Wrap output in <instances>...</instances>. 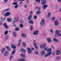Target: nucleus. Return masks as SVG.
Returning <instances> with one entry per match:
<instances>
[{
  "label": "nucleus",
  "mask_w": 61,
  "mask_h": 61,
  "mask_svg": "<svg viewBox=\"0 0 61 61\" xmlns=\"http://www.w3.org/2000/svg\"><path fill=\"white\" fill-rule=\"evenodd\" d=\"M8 31L7 30L5 32V35H7L8 34Z\"/></svg>",
  "instance_id": "obj_36"
},
{
  "label": "nucleus",
  "mask_w": 61,
  "mask_h": 61,
  "mask_svg": "<svg viewBox=\"0 0 61 61\" xmlns=\"http://www.w3.org/2000/svg\"><path fill=\"white\" fill-rule=\"evenodd\" d=\"M3 25L5 28H8V27L7 26V25L6 24L4 23L3 24Z\"/></svg>",
  "instance_id": "obj_13"
},
{
  "label": "nucleus",
  "mask_w": 61,
  "mask_h": 61,
  "mask_svg": "<svg viewBox=\"0 0 61 61\" xmlns=\"http://www.w3.org/2000/svg\"><path fill=\"white\" fill-rule=\"evenodd\" d=\"M29 24H34V22L33 21V20H30V21H29Z\"/></svg>",
  "instance_id": "obj_27"
},
{
  "label": "nucleus",
  "mask_w": 61,
  "mask_h": 61,
  "mask_svg": "<svg viewBox=\"0 0 61 61\" xmlns=\"http://www.w3.org/2000/svg\"><path fill=\"white\" fill-rule=\"evenodd\" d=\"M13 36L14 37L16 36V32H14L13 33Z\"/></svg>",
  "instance_id": "obj_24"
},
{
  "label": "nucleus",
  "mask_w": 61,
  "mask_h": 61,
  "mask_svg": "<svg viewBox=\"0 0 61 61\" xmlns=\"http://www.w3.org/2000/svg\"><path fill=\"white\" fill-rule=\"evenodd\" d=\"M39 31L38 30H37L35 31L33 33L34 35H37L38 34Z\"/></svg>",
  "instance_id": "obj_9"
},
{
  "label": "nucleus",
  "mask_w": 61,
  "mask_h": 61,
  "mask_svg": "<svg viewBox=\"0 0 61 61\" xmlns=\"http://www.w3.org/2000/svg\"><path fill=\"white\" fill-rule=\"evenodd\" d=\"M9 54V51H6L4 53V55L5 56H8V55Z\"/></svg>",
  "instance_id": "obj_4"
},
{
  "label": "nucleus",
  "mask_w": 61,
  "mask_h": 61,
  "mask_svg": "<svg viewBox=\"0 0 61 61\" xmlns=\"http://www.w3.org/2000/svg\"><path fill=\"white\" fill-rule=\"evenodd\" d=\"M5 51V48H2L1 50V52L2 53H3Z\"/></svg>",
  "instance_id": "obj_19"
},
{
  "label": "nucleus",
  "mask_w": 61,
  "mask_h": 61,
  "mask_svg": "<svg viewBox=\"0 0 61 61\" xmlns=\"http://www.w3.org/2000/svg\"><path fill=\"white\" fill-rule=\"evenodd\" d=\"M21 61V59H19L17 61Z\"/></svg>",
  "instance_id": "obj_60"
},
{
  "label": "nucleus",
  "mask_w": 61,
  "mask_h": 61,
  "mask_svg": "<svg viewBox=\"0 0 61 61\" xmlns=\"http://www.w3.org/2000/svg\"><path fill=\"white\" fill-rule=\"evenodd\" d=\"M21 60L22 61H25V59L24 58H21Z\"/></svg>",
  "instance_id": "obj_48"
},
{
  "label": "nucleus",
  "mask_w": 61,
  "mask_h": 61,
  "mask_svg": "<svg viewBox=\"0 0 61 61\" xmlns=\"http://www.w3.org/2000/svg\"><path fill=\"white\" fill-rule=\"evenodd\" d=\"M8 1V0H4V3H6V2H7Z\"/></svg>",
  "instance_id": "obj_56"
},
{
  "label": "nucleus",
  "mask_w": 61,
  "mask_h": 61,
  "mask_svg": "<svg viewBox=\"0 0 61 61\" xmlns=\"http://www.w3.org/2000/svg\"><path fill=\"white\" fill-rule=\"evenodd\" d=\"M57 1L58 3H60L61 2V0H57Z\"/></svg>",
  "instance_id": "obj_57"
},
{
  "label": "nucleus",
  "mask_w": 61,
  "mask_h": 61,
  "mask_svg": "<svg viewBox=\"0 0 61 61\" xmlns=\"http://www.w3.org/2000/svg\"><path fill=\"white\" fill-rule=\"evenodd\" d=\"M52 50V49L51 48H50L49 49L48 48V50H47L48 53H49V54H50V55H51V50Z\"/></svg>",
  "instance_id": "obj_10"
},
{
  "label": "nucleus",
  "mask_w": 61,
  "mask_h": 61,
  "mask_svg": "<svg viewBox=\"0 0 61 61\" xmlns=\"http://www.w3.org/2000/svg\"><path fill=\"white\" fill-rule=\"evenodd\" d=\"M30 15H32L33 14V12L32 11H31L30 12Z\"/></svg>",
  "instance_id": "obj_55"
},
{
  "label": "nucleus",
  "mask_w": 61,
  "mask_h": 61,
  "mask_svg": "<svg viewBox=\"0 0 61 61\" xmlns=\"http://www.w3.org/2000/svg\"><path fill=\"white\" fill-rule=\"evenodd\" d=\"M20 30V28L19 27H17L15 28V30L16 31H19Z\"/></svg>",
  "instance_id": "obj_31"
},
{
  "label": "nucleus",
  "mask_w": 61,
  "mask_h": 61,
  "mask_svg": "<svg viewBox=\"0 0 61 61\" xmlns=\"http://www.w3.org/2000/svg\"><path fill=\"white\" fill-rule=\"evenodd\" d=\"M24 7L25 8H26V7H27V6H26V5H24Z\"/></svg>",
  "instance_id": "obj_62"
},
{
  "label": "nucleus",
  "mask_w": 61,
  "mask_h": 61,
  "mask_svg": "<svg viewBox=\"0 0 61 61\" xmlns=\"http://www.w3.org/2000/svg\"><path fill=\"white\" fill-rule=\"evenodd\" d=\"M8 36H7L5 38L6 40H8Z\"/></svg>",
  "instance_id": "obj_51"
},
{
  "label": "nucleus",
  "mask_w": 61,
  "mask_h": 61,
  "mask_svg": "<svg viewBox=\"0 0 61 61\" xmlns=\"http://www.w3.org/2000/svg\"><path fill=\"white\" fill-rule=\"evenodd\" d=\"M37 17L36 15H35L34 17L33 18L34 19H36V18Z\"/></svg>",
  "instance_id": "obj_46"
},
{
  "label": "nucleus",
  "mask_w": 61,
  "mask_h": 61,
  "mask_svg": "<svg viewBox=\"0 0 61 61\" xmlns=\"http://www.w3.org/2000/svg\"><path fill=\"white\" fill-rule=\"evenodd\" d=\"M31 18H32V15H30L29 16L28 18V20H30Z\"/></svg>",
  "instance_id": "obj_29"
},
{
  "label": "nucleus",
  "mask_w": 61,
  "mask_h": 61,
  "mask_svg": "<svg viewBox=\"0 0 61 61\" xmlns=\"http://www.w3.org/2000/svg\"><path fill=\"white\" fill-rule=\"evenodd\" d=\"M55 33V36H61V33H59V30H56Z\"/></svg>",
  "instance_id": "obj_1"
},
{
  "label": "nucleus",
  "mask_w": 61,
  "mask_h": 61,
  "mask_svg": "<svg viewBox=\"0 0 61 61\" xmlns=\"http://www.w3.org/2000/svg\"><path fill=\"white\" fill-rule=\"evenodd\" d=\"M10 15V12H7L6 13L4 14V16H8Z\"/></svg>",
  "instance_id": "obj_7"
},
{
  "label": "nucleus",
  "mask_w": 61,
  "mask_h": 61,
  "mask_svg": "<svg viewBox=\"0 0 61 61\" xmlns=\"http://www.w3.org/2000/svg\"><path fill=\"white\" fill-rule=\"evenodd\" d=\"M54 25H55L56 26L58 25V21L57 20H55L54 21Z\"/></svg>",
  "instance_id": "obj_12"
},
{
  "label": "nucleus",
  "mask_w": 61,
  "mask_h": 61,
  "mask_svg": "<svg viewBox=\"0 0 61 61\" xmlns=\"http://www.w3.org/2000/svg\"><path fill=\"white\" fill-rule=\"evenodd\" d=\"M21 36L23 37H26V35L25 34L22 33L21 34Z\"/></svg>",
  "instance_id": "obj_26"
},
{
  "label": "nucleus",
  "mask_w": 61,
  "mask_h": 61,
  "mask_svg": "<svg viewBox=\"0 0 61 61\" xmlns=\"http://www.w3.org/2000/svg\"><path fill=\"white\" fill-rule=\"evenodd\" d=\"M46 0H41V4L42 5H44V4H45L46 3Z\"/></svg>",
  "instance_id": "obj_8"
},
{
  "label": "nucleus",
  "mask_w": 61,
  "mask_h": 61,
  "mask_svg": "<svg viewBox=\"0 0 61 61\" xmlns=\"http://www.w3.org/2000/svg\"><path fill=\"white\" fill-rule=\"evenodd\" d=\"M37 12V15H39V14H40V13H41V12L40 11H38V10Z\"/></svg>",
  "instance_id": "obj_44"
},
{
  "label": "nucleus",
  "mask_w": 61,
  "mask_h": 61,
  "mask_svg": "<svg viewBox=\"0 0 61 61\" xmlns=\"http://www.w3.org/2000/svg\"><path fill=\"white\" fill-rule=\"evenodd\" d=\"M21 56L22 57H25V55L23 54H21Z\"/></svg>",
  "instance_id": "obj_39"
},
{
  "label": "nucleus",
  "mask_w": 61,
  "mask_h": 61,
  "mask_svg": "<svg viewBox=\"0 0 61 61\" xmlns=\"http://www.w3.org/2000/svg\"><path fill=\"white\" fill-rule=\"evenodd\" d=\"M35 46V48L36 49H38V48L37 46Z\"/></svg>",
  "instance_id": "obj_54"
},
{
  "label": "nucleus",
  "mask_w": 61,
  "mask_h": 61,
  "mask_svg": "<svg viewBox=\"0 0 61 61\" xmlns=\"http://www.w3.org/2000/svg\"><path fill=\"white\" fill-rule=\"evenodd\" d=\"M55 20V17H53L51 18V20L52 21H54V20Z\"/></svg>",
  "instance_id": "obj_35"
},
{
  "label": "nucleus",
  "mask_w": 61,
  "mask_h": 61,
  "mask_svg": "<svg viewBox=\"0 0 61 61\" xmlns=\"http://www.w3.org/2000/svg\"><path fill=\"white\" fill-rule=\"evenodd\" d=\"M36 9H39V7H37V6H36Z\"/></svg>",
  "instance_id": "obj_63"
},
{
  "label": "nucleus",
  "mask_w": 61,
  "mask_h": 61,
  "mask_svg": "<svg viewBox=\"0 0 61 61\" xmlns=\"http://www.w3.org/2000/svg\"><path fill=\"white\" fill-rule=\"evenodd\" d=\"M51 47L52 48V49H54V46H51Z\"/></svg>",
  "instance_id": "obj_64"
},
{
  "label": "nucleus",
  "mask_w": 61,
  "mask_h": 61,
  "mask_svg": "<svg viewBox=\"0 0 61 61\" xmlns=\"http://www.w3.org/2000/svg\"><path fill=\"white\" fill-rule=\"evenodd\" d=\"M46 44H45L41 45L40 46V47L41 48L43 49V48H44L46 47Z\"/></svg>",
  "instance_id": "obj_3"
},
{
  "label": "nucleus",
  "mask_w": 61,
  "mask_h": 61,
  "mask_svg": "<svg viewBox=\"0 0 61 61\" xmlns=\"http://www.w3.org/2000/svg\"><path fill=\"white\" fill-rule=\"evenodd\" d=\"M18 18L16 17H15L14 19V22H15V23L17 22V21H18Z\"/></svg>",
  "instance_id": "obj_15"
},
{
  "label": "nucleus",
  "mask_w": 61,
  "mask_h": 61,
  "mask_svg": "<svg viewBox=\"0 0 61 61\" xmlns=\"http://www.w3.org/2000/svg\"><path fill=\"white\" fill-rule=\"evenodd\" d=\"M15 50H14L13 51L11 52V54L12 55H14L15 53Z\"/></svg>",
  "instance_id": "obj_33"
},
{
  "label": "nucleus",
  "mask_w": 61,
  "mask_h": 61,
  "mask_svg": "<svg viewBox=\"0 0 61 61\" xmlns=\"http://www.w3.org/2000/svg\"><path fill=\"white\" fill-rule=\"evenodd\" d=\"M53 40L54 41H55V42H56V43H57V42H58V39L55 38L53 39Z\"/></svg>",
  "instance_id": "obj_23"
},
{
  "label": "nucleus",
  "mask_w": 61,
  "mask_h": 61,
  "mask_svg": "<svg viewBox=\"0 0 61 61\" xmlns=\"http://www.w3.org/2000/svg\"><path fill=\"white\" fill-rule=\"evenodd\" d=\"M30 29L31 30H32L33 29V26H32V25H30Z\"/></svg>",
  "instance_id": "obj_34"
},
{
  "label": "nucleus",
  "mask_w": 61,
  "mask_h": 61,
  "mask_svg": "<svg viewBox=\"0 0 61 61\" xmlns=\"http://www.w3.org/2000/svg\"><path fill=\"white\" fill-rule=\"evenodd\" d=\"M52 54L53 55V56H54V55H55V53H54V52H52Z\"/></svg>",
  "instance_id": "obj_61"
},
{
  "label": "nucleus",
  "mask_w": 61,
  "mask_h": 61,
  "mask_svg": "<svg viewBox=\"0 0 61 61\" xmlns=\"http://www.w3.org/2000/svg\"><path fill=\"white\" fill-rule=\"evenodd\" d=\"M20 52H26V50L24 49H21L20 50Z\"/></svg>",
  "instance_id": "obj_25"
},
{
  "label": "nucleus",
  "mask_w": 61,
  "mask_h": 61,
  "mask_svg": "<svg viewBox=\"0 0 61 61\" xmlns=\"http://www.w3.org/2000/svg\"><path fill=\"white\" fill-rule=\"evenodd\" d=\"M48 48H47V47L45 48L44 49V51H47Z\"/></svg>",
  "instance_id": "obj_42"
},
{
  "label": "nucleus",
  "mask_w": 61,
  "mask_h": 61,
  "mask_svg": "<svg viewBox=\"0 0 61 61\" xmlns=\"http://www.w3.org/2000/svg\"><path fill=\"white\" fill-rule=\"evenodd\" d=\"M36 43L35 42H34V46H36Z\"/></svg>",
  "instance_id": "obj_52"
},
{
  "label": "nucleus",
  "mask_w": 61,
  "mask_h": 61,
  "mask_svg": "<svg viewBox=\"0 0 61 61\" xmlns=\"http://www.w3.org/2000/svg\"><path fill=\"white\" fill-rule=\"evenodd\" d=\"M61 58L60 57L58 56L56 57V59L57 60H59Z\"/></svg>",
  "instance_id": "obj_38"
},
{
  "label": "nucleus",
  "mask_w": 61,
  "mask_h": 61,
  "mask_svg": "<svg viewBox=\"0 0 61 61\" xmlns=\"http://www.w3.org/2000/svg\"><path fill=\"white\" fill-rule=\"evenodd\" d=\"M59 12H61V6L59 8Z\"/></svg>",
  "instance_id": "obj_49"
},
{
  "label": "nucleus",
  "mask_w": 61,
  "mask_h": 61,
  "mask_svg": "<svg viewBox=\"0 0 61 61\" xmlns=\"http://www.w3.org/2000/svg\"><path fill=\"white\" fill-rule=\"evenodd\" d=\"M20 24H23V23H24V21H23V20H20Z\"/></svg>",
  "instance_id": "obj_43"
},
{
  "label": "nucleus",
  "mask_w": 61,
  "mask_h": 61,
  "mask_svg": "<svg viewBox=\"0 0 61 61\" xmlns=\"http://www.w3.org/2000/svg\"><path fill=\"white\" fill-rule=\"evenodd\" d=\"M34 52L35 53V54H36V55L38 56V55H39V53H38V51H34Z\"/></svg>",
  "instance_id": "obj_28"
},
{
  "label": "nucleus",
  "mask_w": 61,
  "mask_h": 61,
  "mask_svg": "<svg viewBox=\"0 0 61 61\" xmlns=\"http://www.w3.org/2000/svg\"><path fill=\"white\" fill-rule=\"evenodd\" d=\"M2 21H0V25H2Z\"/></svg>",
  "instance_id": "obj_58"
},
{
  "label": "nucleus",
  "mask_w": 61,
  "mask_h": 61,
  "mask_svg": "<svg viewBox=\"0 0 61 61\" xmlns=\"http://www.w3.org/2000/svg\"><path fill=\"white\" fill-rule=\"evenodd\" d=\"M45 20L43 19L41 21L40 23V24L41 25L43 26V25H45Z\"/></svg>",
  "instance_id": "obj_2"
},
{
  "label": "nucleus",
  "mask_w": 61,
  "mask_h": 61,
  "mask_svg": "<svg viewBox=\"0 0 61 61\" xmlns=\"http://www.w3.org/2000/svg\"><path fill=\"white\" fill-rule=\"evenodd\" d=\"M9 9H6L5 10H4V12H6V11H8V10H9Z\"/></svg>",
  "instance_id": "obj_47"
},
{
  "label": "nucleus",
  "mask_w": 61,
  "mask_h": 61,
  "mask_svg": "<svg viewBox=\"0 0 61 61\" xmlns=\"http://www.w3.org/2000/svg\"><path fill=\"white\" fill-rule=\"evenodd\" d=\"M20 45H21V43H19L18 44V46H20Z\"/></svg>",
  "instance_id": "obj_59"
},
{
  "label": "nucleus",
  "mask_w": 61,
  "mask_h": 61,
  "mask_svg": "<svg viewBox=\"0 0 61 61\" xmlns=\"http://www.w3.org/2000/svg\"><path fill=\"white\" fill-rule=\"evenodd\" d=\"M22 45L23 46H25L26 44L24 42H23Z\"/></svg>",
  "instance_id": "obj_41"
},
{
  "label": "nucleus",
  "mask_w": 61,
  "mask_h": 61,
  "mask_svg": "<svg viewBox=\"0 0 61 61\" xmlns=\"http://www.w3.org/2000/svg\"><path fill=\"white\" fill-rule=\"evenodd\" d=\"M14 23H15V22H14V20L13 22H12V24L13 25V26H16V25H15Z\"/></svg>",
  "instance_id": "obj_32"
},
{
  "label": "nucleus",
  "mask_w": 61,
  "mask_h": 61,
  "mask_svg": "<svg viewBox=\"0 0 61 61\" xmlns=\"http://www.w3.org/2000/svg\"><path fill=\"white\" fill-rule=\"evenodd\" d=\"M50 31L51 33H54V32H53V30L52 29H51L50 30Z\"/></svg>",
  "instance_id": "obj_53"
},
{
  "label": "nucleus",
  "mask_w": 61,
  "mask_h": 61,
  "mask_svg": "<svg viewBox=\"0 0 61 61\" xmlns=\"http://www.w3.org/2000/svg\"><path fill=\"white\" fill-rule=\"evenodd\" d=\"M47 7V5L46 4L44 5L42 7V8L44 9H46V8Z\"/></svg>",
  "instance_id": "obj_16"
},
{
  "label": "nucleus",
  "mask_w": 61,
  "mask_h": 61,
  "mask_svg": "<svg viewBox=\"0 0 61 61\" xmlns=\"http://www.w3.org/2000/svg\"><path fill=\"white\" fill-rule=\"evenodd\" d=\"M18 42H19V43H21V42H22V41L20 39L19 40Z\"/></svg>",
  "instance_id": "obj_50"
},
{
  "label": "nucleus",
  "mask_w": 61,
  "mask_h": 61,
  "mask_svg": "<svg viewBox=\"0 0 61 61\" xmlns=\"http://www.w3.org/2000/svg\"><path fill=\"white\" fill-rule=\"evenodd\" d=\"M50 55H51V54L48 53H47V54H46L45 55V57H46L47 56H50Z\"/></svg>",
  "instance_id": "obj_30"
},
{
  "label": "nucleus",
  "mask_w": 61,
  "mask_h": 61,
  "mask_svg": "<svg viewBox=\"0 0 61 61\" xmlns=\"http://www.w3.org/2000/svg\"><path fill=\"white\" fill-rule=\"evenodd\" d=\"M44 55H45V52L44 51H42L41 52V56H44Z\"/></svg>",
  "instance_id": "obj_20"
},
{
  "label": "nucleus",
  "mask_w": 61,
  "mask_h": 61,
  "mask_svg": "<svg viewBox=\"0 0 61 61\" xmlns=\"http://www.w3.org/2000/svg\"><path fill=\"white\" fill-rule=\"evenodd\" d=\"M50 15H51V13H50V12H49L47 15L46 18H49L50 16Z\"/></svg>",
  "instance_id": "obj_18"
},
{
  "label": "nucleus",
  "mask_w": 61,
  "mask_h": 61,
  "mask_svg": "<svg viewBox=\"0 0 61 61\" xmlns=\"http://www.w3.org/2000/svg\"><path fill=\"white\" fill-rule=\"evenodd\" d=\"M17 4V2H14L12 4V5H16L14 7L15 8V9L17 8V7H18V5Z\"/></svg>",
  "instance_id": "obj_5"
},
{
  "label": "nucleus",
  "mask_w": 61,
  "mask_h": 61,
  "mask_svg": "<svg viewBox=\"0 0 61 61\" xmlns=\"http://www.w3.org/2000/svg\"><path fill=\"white\" fill-rule=\"evenodd\" d=\"M61 54V52L60 51L58 50H56V54L57 56Z\"/></svg>",
  "instance_id": "obj_11"
},
{
  "label": "nucleus",
  "mask_w": 61,
  "mask_h": 61,
  "mask_svg": "<svg viewBox=\"0 0 61 61\" xmlns=\"http://www.w3.org/2000/svg\"><path fill=\"white\" fill-rule=\"evenodd\" d=\"M47 40L48 42L49 43H50L51 42V38H47Z\"/></svg>",
  "instance_id": "obj_22"
},
{
  "label": "nucleus",
  "mask_w": 61,
  "mask_h": 61,
  "mask_svg": "<svg viewBox=\"0 0 61 61\" xmlns=\"http://www.w3.org/2000/svg\"><path fill=\"white\" fill-rule=\"evenodd\" d=\"M27 52L28 53L30 54L31 53V49L29 47H28L27 49Z\"/></svg>",
  "instance_id": "obj_6"
},
{
  "label": "nucleus",
  "mask_w": 61,
  "mask_h": 61,
  "mask_svg": "<svg viewBox=\"0 0 61 61\" xmlns=\"http://www.w3.org/2000/svg\"><path fill=\"white\" fill-rule=\"evenodd\" d=\"M13 57V55H12L10 56V60H12V58Z\"/></svg>",
  "instance_id": "obj_45"
},
{
  "label": "nucleus",
  "mask_w": 61,
  "mask_h": 61,
  "mask_svg": "<svg viewBox=\"0 0 61 61\" xmlns=\"http://www.w3.org/2000/svg\"><path fill=\"white\" fill-rule=\"evenodd\" d=\"M11 46L12 48V49H15L16 48V46L13 44H11Z\"/></svg>",
  "instance_id": "obj_14"
},
{
  "label": "nucleus",
  "mask_w": 61,
  "mask_h": 61,
  "mask_svg": "<svg viewBox=\"0 0 61 61\" xmlns=\"http://www.w3.org/2000/svg\"><path fill=\"white\" fill-rule=\"evenodd\" d=\"M6 48L9 51H11V49H10V47L8 46H6Z\"/></svg>",
  "instance_id": "obj_17"
},
{
  "label": "nucleus",
  "mask_w": 61,
  "mask_h": 61,
  "mask_svg": "<svg viewBox=\"0 0 61 61\" xmlns=\"http://www.w3.org/2000/svg\"><path fill=\"white\" fill-rule=\"evenodd\" d=\"M36 2H37V3H39L40 2V0H35Z\"/></svg>",
  "instance_id": "obj_37"
},
{
  "label": "nucleus",
  "mask_w": 61,
  "mask_h": 61,
  "mask_svg": "<svg viewBox=\"0 0 61 61\" xmlns=\"http://www.w3.org/2000/svg\"><path fill=\"white\" fill-rule=\"evenodd\" d=\"M23 26H24L23 25H22V24H20V27L22 28V27H23Z\"/></svg>",
  "instance_id": "obj_40"
},
{
  "label": "nucleus",
  "mask_w": 61,
  "mask_h": 61,
  "mask_svg": "<svg viewBox=\"0 0 61 61\" xmlns=\"http://www.w3.org/2000/svg\"><path fill=\"white\" fill-rule=\"evenodd\" d=\"M7 20L8 22H10L12 21V19L10 18H7Z\"/></svg>",
  "instance_id": "obj_21"
}]
</instances>
